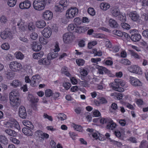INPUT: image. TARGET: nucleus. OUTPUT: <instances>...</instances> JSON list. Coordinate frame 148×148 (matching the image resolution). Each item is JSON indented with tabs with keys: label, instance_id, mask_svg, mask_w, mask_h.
<instances>
[{
	"label": "nucleus",
	"instance_id": "nucleus-7",
	"mask_svg": "<svg viewBox=\"0 0 148 148\" xmlns=\"http://www.w3.org/2000/svg\"><path fill=\"white\" fill-rule=\"evenodd\" d=\"M41 78L38 75L33 76L32 78L31 86L33 87L37 86L40 81Z\"/></svg>",
	"mask_w": 148,
	"mask_h": 148
},
{
	"label": "nucleus",
	"instance_id": "nucleus-46",
	"mask_svg": "<svg viewBox=\"0 0 148 148\" xmlns=\"http://www.w3.org/2000/svg\"><path fill=\"white\" fill-rule=\"evenodd\" d=\"M76 62L78 66H83L84 63V61L83 59H77Z\"/></svg>",
	"mask_w": 148,
	"mask_h": 148
},
{
	"label": "nucleus",
	"instance_id": "nucleus-40",
	"mask_svg": "<svg viewBox=\"0 0 148 148\" xmlns=\"http://www.w3.org/2000/svg\"><path fill=\"white\" fill-rule=\"evenodd\" d=\"M5 74L6 75L7 77L9 79H11L13 77V75L11 71L9 70L5 72Z\"/></svg>",
	"mask_w": 148,
	"mask_h": 148
},
{
	"label": "nucleus",
	"instance_id": "nucleus-2",
	"mask_svg": "<svg viewBox=\"0 0 148 148\" xmlns=\"http://www.w3.org/2000/svg\"><path fill=\"white\" fill-rule=\"evenodd\" d=\"M33 5L36 10L40 11L45 8L46 3L45 0H34Z\"/></svg>",
	"mask_w": 148,
	"mask_h": 148
},
{
	"label": "nucleus",
	"instance_id": "nucleus-13",
	"mask_svg": "<svg viewBox=\"0 0 148 148\" xmlns=\"http://www.w3.org/2000/svg\"><path fill=\"white\" fill-rule=\"evenodd\" d=\"M116 124L110 119L106 125V128L109 130H112L116 127Z\"/></svg>",
	"mask_w": 148,
	"mask_h": 148
},
{
	"label": "nucleus",
	"instance_id": "nucleus-30",
	"mask_svg": "<svg viewBox=\"0 0 148 148\" xmlns=\"http://www.w3.org/2000/svg\"><path fill=\"white\" fill-rule=\"evenodd\" d=\"M100 7L101 9L106 10L109 8L110 6L109 4L107 3H103L100 4Z\"/></svg>",
	"mask_w": 148,
	"mask_h": 148
},
{
	"label": "nucleus",
	"instance_id": "nucleus-42",
	"mask_svg": "<svg viewBox=\"0 0 148 148\" xmlns=\"http://www.w3.org/2000/svg\"><path fill=\"white\" fill-rule=\"evenodd\" d=\"M52 91L51 89H48L46 90L45 94L46 97H49L52 95Z\"/></svg>",
	"mask_w": 148,
	"mask_h": 148
},
{
	"label": "nucleus",
	"instance_id": "nucleus-64",
	"mask_svg": "<svg viewBox=\"0 0 148 148\" xmlns=\"http://www.w3.org/2000/svg\"><path fill=\"white\" fill-rule=\"evenodd\" d=\"M142 16L145 21H148V12H146L145 13H143Z\"/></svg>",
	"mask_w": 148,
	"mask_h": 148
},
{
	"label": "nucleus",
	"instance_id": "nucleus-52",
	"mask_svg": "<svg viewBox=\"0 0 148 148\" xmlns=\"http://www.w3.org/2000/svg\"><path fill=\"white\" fill-rule=\"evenodd\" d=\"M118 19L122 22H125L126 20V16L125 15L123 16L121 14L120 15L118 16Z\"/></svg>",
	"mask_w": 148,
	"mask_h": 148
},
{
	"label": "nucleus",
	"instance_id": "nucleus-63",
	"mask_svg": "<svg viewBox=\"0 0 148 148\" xmlns=\"http://www.w3.org/2000/svg\"><path fill=\"white\" fill-rule=\"evenodd\" d=\"M60 115L61 121H63L66 120L67 118L66 115L63 113H60L59 114Z\"/></svg>",
	"mask_w": 148,
	"mask_h": 148
},
{
	"label": "nucleus",
	"instance_id": "nucleus-21",
	"mask_svg": "<svg viewBox=\"0 0 148 148\" xmlns=\"http://www.w3.org/2000/svg\"><path fill=\"white\" fill-rule=\"evenodd\" d=\"M10 102L11 104L13 106H18L20 104V101L19 98L16 99L15 98L13 99V100L10 99Z\"/></svg>",
	"mask_w": 148,
	"mask_h": 148
},
{
	"label": "nucleus",
	"instance_id": "nucleus-44",
	"mask_svg": "<svg viewBox=\"0 0 148 148\" xmlns=\"http://www.w3.org/2000/svg\"><path fill=\"white\" fill-rule=\"evenodd\" d=\"M16 57L17 59L22 60L23 58L24 55L21 52H16Z\"/></svg>",
	"mask_w": 148,
	"mask_h": 148
},
{
	"label": "nucleus",
	"instance_id": "nucleus-14",
	"mask_svg": "<svg viewBox=\"0 0 148 148\" xmlns=\"http://www.w3.org/2000/svg\"><path fill=\"white\" fill-rule=\"evenodd\" d=\"M52 33L51 29L49 28H45L44 29L42 34L46 38H49L51 36Z\"/></svg>",
	"mask_w": 148,
	"mask_h": 148
},
{
	"label": "nucleus",
	"instance_id": "nucleus-20",
	"mask_svg": "<svg viewBox=\"0 0 148 148\" xmlns=\"http://www.w3.org/2000/svg\"><path fill=\"white\" fill-rule=\"evenodd\" d=\"M23 132L25 135L28 136L32 135V132L29 128L27 127H24L22 129Z\"/></svg>",
	"mask_w": 148,
	"mask_h": 148
},
{
	"label": "nucleus",
	"instance_id": "nucleus-37",
	"mask_svg": "<svg viewBox=\"0 0 148 148\" xmlns=\"http://www.w3.org/2000/svg\"><path fill=\"white\" fill-rule=\"evenodd\" d=\"M76 27L75 25H74L73 24H70L69 25L68 27V29L70 32H75Z\"/></svg>",
	"mask_w": 148,
	"mask_h": 148
},
{
	"label": "nucleus",
	"instance_id": "nucleus-29",
	"mask_svg": "<svg viewBox=\"0 0 148 148\" xmlns=\"http://www.w3.org/2000/svg\"><path fill=\"white\" fill-rule=\"evenodd\" d=\"M23 123L28 128L30 129H32L34 128V126L32 123L29 121L25 120L23 121Z\"/></svg>",
	"mask_w": 148,
	"mask_h": 148
},
{
	"label": "nucleus",
	"instance_id": "nucleus-43",
	"mask_svg": "<svg viewBox=\"0 0 148 148\" xmlns=\"http://www.w3.org/2000/svg\"><path fill=\"white\" fill-rule=\"evenodd\" d=\"M88 12L89 14L91 16H94L95 14V12L94 9L92 8H89L88 10Z\"/></svg>",
	"mask_w": 148,
	"mask_h": 148
},
{
	"label": "nucleus",
	"instance_id": "nucleus-57",
	"mask_svg": "<svg viewBox=\"0 0 148 148\" xmlns=\"http://www.w3.org/2000/svg\"><path fill=\"white\" fill-rule=\"evenodd\" d=\"M0 21L1 23H5L7 22L8 20L6 16L2 15L0 17Z\"/></svg>",
	"mask_w": 148,
	"mask_h": 148
},
{
	"label": "nucleus",
	"instance_id": "nucleus-11",
	"mask_svg": "<svg viewBox=\"0 0 148 148\" xmlns=\"http://www.w3.org/2000/svg\"><path fill=\"white\" fill-rule=\"evenodd\" d=\"M19 116L23 119H25L27 117L26 109L23 106H20L19 110Z\"/></svg>",
	"mask_w": 148,
	"mask_h": 148
},
{
	"label": "nucleus",
	"instance_id": "nucleus-25",
	"mask_svg": "<svg viewBox=\"0 0 148 148\" xmlns=\"http://www.w3.org/2000/svg\"><path fill=\"white\" fill-rule=\"evenodd\" d=\"M28 99L32 104L37 102L39 100L38 99L35 98L34 97L31 95H29L28 97Z\"/></svg>",
	"mask_w": 148,
	"mask_h": 148
},
{
	"label": "nucleus",
	"instance_id": "nucleus-50",
	"mask_svg": "<svg viewBox=\"0 0 148 148\" xmlns=\"http://www.w3.org/2000/svg\"><path fill=\"white\" fill-rule=\"evenodd\" d=\"M14 124V120L13 121L9 120L6 123V125L8 127L12 128Z\"/></svg>",
	"mask_w": 148,
	"mask_h": 148
},
{
	"label": "nucleus",
	"instance_id": "nucleus-27",
	"mask_svg": "<svg viewBox=\"0 0 148 148\" xmlns=\"http://www.w3.org/2000/svg\"><path fill=\"white\" fill-rule=\"evenodd\" d=\"M5 132L8 135L12 136H15L17 135V133L14 131L10 129H6L5 130Z\"/></svg>",
	"mask_w": 148,
	"mask_h": 148
},
{
	"label": "nucleus",
	"instance_id": "nucleus-33",
	"mask_svg": "<svg viewBox=\"0 0 148 148\" xmlns=\"http://www.w3.org/2000/svg\"><path fill=\"white\" fill-rule=\"evenodd\" d=\"M70 9L71 13L72 14V15L73 16V18H74L76 15H77L78 13V10L75 7L73 8H69Z\"/></svg>",
	"mask_w": 148,
	"mask_h": 148
},
{
	"label": "nucleus",
	"instance_id": "nucleus-47",
	"mask_svg": "<svg viewBox=\"0 0 148 148\" xmlns=\"http://www.w3.org/2000/svg\"><path fill=\"white\" fill-rule=\"evenodd\" d=\"M110 118H101L100 120V122L102 124H107Z\"/></svg>",
	"mask_w": 148,
	"mask_h": 148
},
{
	"label": "nucleus",
	"instance_id": "nucleus-28",
	"mask_svg": "<svg viewBox=\"0 0 148 148\" xmlns=\"http://www.w3.org/2000/svg\"><path fill=\"white\" fill-rule=\"evenodd\" d=\"M121 79H115L114 82L111 84L112 87H119L120 85Z\"/></svg>",
	"mask_w": 148,
	"mask_h": 148
},
{
	"label": "nucleus",
	"instance_id": "nucleus-54",
	"mask_svg": "<svg viewBox=\"0 0 148 148\" xmlns=\"http://www.w3.org/2000/svg\"><path fill=\"white\" fill-rule=\"evenodd\" d=\"M74 22L75 24V25L76 26L77 25H80L82 22V21L80 18L79 17H77L75 18L74 20Z\"/></svg>",
	"mask_w": 148,
	"mask_h": 148
},
{
	"label": "nucleus",
	"instance_id": "nucleus-16",
	"mask_svg": "<svg viewBox=\"0 0 148 148\" xmlns=\"http://www.w3.org/2000/svg\"><path fill=\"white\" fill-rule=\"evenodd\" d=\"M38 63L40 65H48L49 64L50 62L48 57L47 58H42L39 60L38 61Z\"/></svg>",
	"mask_w": 148,
	"mask_h": 148
},
{
	"label": "nucleus",
	"instance_id": "nucleus-9",
	"mask_svg": "<svg viewBox=\"0 0 148 148\" xmlns=\"http://www.w3.org/2000/svg\"><path fill=\"white\" fill-rule=\"evenodd\" d=\"M31 5L30 2L28 0H26L21 3L19 5V7L22 9H28L30 7Z\"/></svg>",
	"mask_w": 148,
	"mask_h": 148
},
{
	"label": "nucleus",
	"instance_id": "nucleus-4",
	"mask_svg": "<svg viewBox=\"0 0 148 148\" xmlns=\"http://www.w3.org/2000/svg\"><path fill=\"white\" fill-rule=\"evenodd\" d=\"M137 30L136 29H132L130 31V34L131 35L130 39L134 42L139 41L141 38V35L138 34L136 33Z\"/></svg>",
	"mask_w": 148,
	"mask_h": 148
},
{
	"label": "nucleus",
	"instance_id": "nucleus-39",
	"mask_svg": "<svg viewBox=\"0 0 148 148\" xmlns=\"http://www.w3.org/2000/svg\"><path fill=\"white\" fill-rule=\"evenodd\" d=\"M16 0H8L7 4L10 7H14L16 4Z\"/></svg>",
	"mask_w": 148,
	"mask_h": 148
},
{
	"label": "nucleus",
	"instance_id": "nucleus-45",
	"mask_svg": "<svg viewBox=\"0 0 148 148\" xmlns=\"http://www.w3.org/2000/svg\"><path fill=\"white\" fill-rule=\"evenodd\" d=\"M121 25L123 29H129L130 28V25L125 23H121Z\"/></svg>",
	"mask_w": 148,
	"mask_h": 148
},
{
	"label": "nucleus",
	"instance_id": "nucleus-17",
	"mask_svg": "<svg viewBox=\"0 0 148 148\" xmlns=\"http://www.w3.org/2000/svg\"><path fill=\"white\" fill-rule=\"evenodd\" d=\"M19 93L18 91H13L11 92L9 94L10 99L13 100V99L16 98V99H18L19 98Z\"/></svg>",
	"mask_w": 148,
	"mask_h": 148
},
{
	"label": "nucleus",
	"instance_id": "nucleus-35",
	"mask_svg": "<svg viewBox=\"0 0 148 148\" xmlns=\"http://www.w3.org/2000/svg\"><path fill=\"white\" fill-rule=\"evenodd\" d=\"M129 51L131 56H133L134 58L138 59H139L141 57L136 53H135L134 51L130 50Z\"/></svg>",
	"mask_w": 148,
	"mask_h": 148
},
{
	"label": "nucleus",
	"instance_id": "nucleus-36",
	"mask_svg": "<svg viewBox=\"0 0 148 148\" xmlns=\"http://www.w3.org/2000/svg\"><path fill=\"white\" fill-rule=\"evenodd\" d=\"M140 148H148V144L147 142L145 140H142L140 143L139 146Z\"/></svg>",
	"mask_w": 148,
	"mask_h": 148
},
{
	"label": "nucleus",
	"instance_id": "nucleus-24",
	"mask_svg": "<svg viewBox=\"0 0 148 148\" xmlns=\"http://www.w3.org/2000/svg\"><path fill=\"white\" fill-rule=\"evenodd\" d=\"M36 27L38 28H41L44 27L46 25L45 21L42 20L37 21L36 24Z\"/></svg>",
	"mask_w": 148,
	"mask_h": 148
},
{
	"label": "nucleus",
	"instance_id": "nucleus-60",
	"mask_svg": "<svg viewBox=\"0 0 148 148\" xmlns=\"http://www.w3.org/2000/svg\"><path fill=\"white\" fill-rule=\"evenodd\" d=\"M63 85L66 89L68 90L71 87V84L68 82H65L63 84Z\"/></svg>",
	"mask_w": 148,
	"mask_h": 148
},
{
	"label": "nucleus",
	"instance_id": "nucleus-23",
	"mask_svg": "<svg viewBox=\"0 0 148 148\" xmlns=\"http://www.w3.org/2000/svg\"><path fill=\"white\" fill-rule=\"evenodd\" d=\"M32 49L34 51H39L41 49L42 46L41 45H38L36 42L33 43L32 46Z\"/></svg>",
	"mask_w": 148,
	"mask_h": 148
},
{
	"label": "nucleus",
	"instance_id": "nucleus-41",
	"mask_svg": "<svg viewBox=\"0 0 148 148\" xmlns=\"http://www.w3.org/2000/svg\"><path fill=\"white\" fill-rule=\"evenodd\" d=\"M68 69L67 67H64L62 68L61 69V73H62L64 74L67 76H69L70 75L69 73L67 71Z\"/></svg>",
	"mask_w": 148,
	"mask_h": 148
},
{
	"label": "nucleus",
	"instance_id": "nucleus-32",
	"mask_svg": "<svg viewBox=\"0 0 148 148\" xmlns=\"http://www.w3.org/2000/svg\"><path fill=\"white\" fill-rule=\"evenodd\" d=\"M44 55V53L43 51H40L37 53H35L33 54V57L35 59H38L39 58L42 57Z\"/></svg>",
	"mask_w": 148,
	"mask_h": 148
},
{
	"label": "nucleus",
	"instance_id": "nucleus-26",
	"mask_svg": "<svg viewBox=\"0 0 148 148\" xmlns=\"http://www.w3.org/2000/svg\"><path fill=\"white\" fill-rule=\"evenodd\" d=\"M10 84L14 87H17L21 86L22 84L20 81L18 79H15Z\"/></svg>",
	"mask_w": 148,
	"mask_h": 148
},
{
	"label": "nucleus",
	"instance_id": "nucleus-19",
	"mask_svg": "<svg viewBox=\"0 0 148 148\" xmlns=\"http://www.w3.org/2000/svg\"><path fill=\"white\" fill-rule=\"evenodd\" d=\"M1 37L3 39H5L11 35V33L8 31H4L0 34Z\"/></svg>",
	"mask_w": 148,
	"mask_h": 148
},
{
	"label": "nucleus",
	"instance_id": "nucleus-56",
	"mask_svg": "<svg viewBox=\"0 0 148 148\" xmlns=\"http://www.w3.org/2000/svg\"><path fill=\"white\" fill-rule=\"evenodd\" d=\"M73 127L77 131L79 132L82 131V127L80 125L74 124Z\"/></svg>",
	"mask_w": 148,
	"mask_h": 148
},
{
	"label": "nucleus",
	"instance_id": "nucleus-18",
	"mask_svg": "<svg viewBox=\"0 0 148 148\" xmlns=\"http://www.w3.org/2000/svg\"><path fill=\"white\" fill-rule=\"evenodd\" d=\"M130 16L131 19L134 21L137 22H140V19H139V15L135 13H131L129 14Z\"/></svg>",
	"mask_w": 148,
	"mask_h": 148
},
{
	"label": "nucleus",
	"instance_id": "nucleus-8",
	"mask_svg": "<svg viewBox=\"0 0 148 148\" xmlns=\"http://www.w3.org/2000/svg\"><path fill=\"white\" fill-rule=\"evenodd\" d=\"M53 13L50 11L47 10L42 13V16L44 19L46 20L51 19L53 17Z\"/></svg>",
	"mask_w": 148,
	"mask_h": 148
},
{
	"label": "nucleus",
	"instance_id": "nucleus-62",
	"mask_svg": "<svg viewBox=\"0 0 148 148\" xmlns=\"http://www.w3.org/2000/svg\"><path fill=\"white\" fill-rule=\"evenodd\" d=\"M93 53L94 54V56H101L102 55V53L101 51L99 50L98 51H96V50H94V51L93 52Z\"/></svg>",
	"mask_w": 148,
	"mask_h": 148
},
{
	"label": "nucleus",
	"instance_id": "nucleus-58",
	"mask_svg": "<svg viewBox=\"0 0 148 148\" xmlns=\"http://www.w3.org/2000/svg\"><path fill=\"white\" fill-rule=\"evenodd\" d=\"M43 117L45 119H48L49 121H53V118L51 116L48 115L47 114L44 113L43 115Z\"/></svg>",
	"mask_w": 148,
	"mask_h": 148
},
{
	"label": "nucleus",
	"instance_id": "nucleus-34",
	"mask_svg": "<svg viewBox=\"0 0 148 148\" xmlns=\"http://www.w3.org/2000/svg\"><path fill=\"white\" fill-rule=\"evenodd\" d=\"M120 62L125 65H129L131 64L130 61L127 59H122L120 61Z\"/></svg>",
	"mask_w": 148,
	"mask_h": 148
},
{
	"label": "nucleus",
	"instance_id": "nucleus-51",
	"mask_svg": "<svg viewBox=\"0 0 148 148\" xmlns=\"http://www.w3.org/2000/svg\"><path fill=\"white\" fill-rule=\"evenodd\" d=\"M28 29L29 31H34L35 26L31 22L28 24Z\"/></svg>",
	"mask_w": 148,
	"mask_h": 148
},
{
	"label": "nucleus",
	"instance_id": "nucleus-5",
	"mask_svg": "<svg viewBox=\"0 0 148 148\" xmlns=\"http://www.w3.org/2000/svg\"><path fill=\"white\" fill-rule=\"evenodd\" d=\"M74 37L73 33L71 32H68L64 34L63 36V39L64 42L67 43L71 42L74 39Z\"/></svg>",
	"mask_w": 148,
	"mask_h": 148
},
{
	"label": "nucleus",
	"instance_id": "nucleus-6",
	"mask_svg": "<svg viewBox=\"0 0 148 148\" xmlns=\"http://www.w3.org/2000/svg\"><path fill=\"white\" fill-rule=\"evenodd\" d=\"M130 84L134 87H138L143 85V83L139 79L136 78L130 77Z\"/></svg>",
	"mask_w": 148,
	"mask_h": 148
},
{
	"label": "nucleus",
	"instance_id": "nucleus-49",
	"mask_svg": "<svg viewBox=\"0 0 148 148\" xmlns=\"http://www.w3.org/2000/svg\"><path fill=\"white\" fill-rule=\"evenodd\" d=\"M43 134L44 133L40 130H38L36 131L35 134V136H38L40 138H42V136Z\"/></svg>",
	"mask_w": 148,
	"mask_h": 148
},
{
	"label": "nucleus",
	"instance_id": "nucleus-15",
	"mask_svg": "<svg viewBox=\"0 0 148 148\" xmlns=\"http://www.w3.org/2000/svg\"><path fill=\"white\" fill-rule=\"evenodd\" d=\"M110 12L112 16L115 17H118L121 14L119 10L115 7L111 8Z\"/></svg>",
	"mask_w": 148,
	"mask_h": 148
},
{
	"label": "nucleus",
	"instance_id": "nucleus-1",
	"mask_svg": "<svg viewBox=\"0 0 148 148\" xmlns=\"http://www.w3.org/2000/svg\"><path fill=\"white\" fill-rule=\"evenodd\" d=\"M69 5V2L67 0H60L58 5L55 6V8L56 12H61L66 10Z\"/></svg>",
	"mask_w": 148,
	"mask_h": 148
},
{
	"label": "nucleus",
	"instance_id": "nucleus-31",
	"mask_svg": "<svg viewBox=\"0 0 148 148\" xmlns=\"http://www.w3.org/2000/svg\"><path fill=\"white\" fill-rule=\"evenodd\" d=\"M0 142L4 145L8 144V140L7 138L3 135L0 136Z\"/></svg>",
	"mask_w": 148,
	"mask_h": 148
},
{
	"label": "nucleus",
	"instance_id": "nucleus-55",
	"mask_svg": "<svg viewBox=\"0 0 148 148\" xmlns=\"http://www.w3.org/2000/svg\"><path fill=\"white\" fill-rule=\"evenodd\" d=\"M83 27H77V28H75V32L81 33L83 32Z\"/></svg>",
	"mask_w": 148,
	"mask_h": 148
},
{
	"label": "nucleus",
	"instance_id": "nucleus-61",
	"mask_svg": "<svg viewBox=\"0 0 148 148\" xmlns=\"http://www.w3.org/2000/svg\"><path fill=\"white\" fill-rule=\"evenodd\" d=\"M38 35L35 32H33L30 35V38L32 39L35 40L38 37Z\"/></svg>",
	"mask_w": 148,
	"mask_h": 148
},
{
	"label": "nucleus",
	"instance_id": "nucleus-53",
	"mask_svg": "<svg viewBox=\"0 0 148 148\" xmlns=\"http://www.w3.org/2000/svg\"><path fill=\"white\" fill-rule=\"evenodd\" d=\"M40 42L42 44L45 45L47 44L48 41L47 39L43 37H40L39 39Z\"/></svg>",
	"mask_w": 148,
	"mask_h": 148
},
{
	"label": "nucleus",
	"instance_id": "nucleus-12",
	"mask_svg": "<svg viewBox=\"0 0 148 148\" xmlns=\"http://www.w3.org/2000/svg\"><path fill=\"white\" fill-rule=\"evenodd\" d=\"M56 48V51H55L54 52H52L50 53V55H49V54L48 55V56H50V58L49 57V59L51 58V59H54L56 57L58 56V51H59L60 50V49L59 48L58 45L56 43V45L55 46Z\"/></svg>",
	"mask_w": 148,
	"mask_h": 148
},
{
	"label": "nucleus",
	"instance_id": "nucleus-22",
	"mask_svg": "<svg viewBox=\"0 0 148 148\" xmlns=\"http://www.w3.org/2000/svg\"><path fill=\"white\" fill-rule=\"evenodd\" d=\"M109 25L112 27L115 28L118 26V24L117 22L114 20L110 19L109 20Z\"/></svg>",
	"mask_w": 148,
	"mask_h": 148
},
{
	"label": "nucleus",
	"instance_id": "nucleus-48",
	"mask_svg": "<svg viewBox=\"0 0 148 148\" xmlns=\"http://www.w3.org/2000/svg\"><path fill=\"white\" fill-rule=\"evenodd\" d=\"M1 47L3 49L8 50L9 49L10 47L8 43H5L1 45Z\"/></svg>",
	"mask_w": 148,
	"mask_h": 148
},
{
	"label": "nucleus",
	"instance_id": "nucleus-3",
	"mask_svg": "<svg viewBox=\"0 0 148 148\" xmlns=\"http://www.w3.org/2000/svg\"><path fill=\"white\" fill-rule=\"evenodd\" d=\"M9 66L10 69L14 72L19 71L22 68L21 64L16 61H13L10 62Z\"/></svg>",
	"mask_w": 148,
	"mask_h": 148
},
{
	"label": "nucleus",
	"instance_id": "nucleus-59",
	"mask_svg": "<svg viewBox=\"0 0 148 148\" xmlns=\"http://www.w3.org/2000/svg\"><path fill=\"white\" fill-rule=\"evenodd\" d=\"M115 34L120 37H122L123 36V33L119 30H116L114 31Z\"/></svg>",
	"mask_w": 148,
	"mask_h": 148
},
{
	"label": "nucleus",
	"instance_id": "nucleus-10",
	"mask_svg": "<svg viewBox=\"0 0 148 148\" xmlns=\"http://www.w3.org/2000/svg\"><path fill=\"white\" fill-rule=\"evenodd\" d=\"M128 71L132 73L136 74L140 73L139 72L141 71L140 68L135 65H133L128 68Z\"/></svg>",
	"mask_w": 148,
	"mask_h": 148
},
{
	"label": "nucleus",
	"instance_id": "nucleus-38",
	"mask_svg": "<svg viewBox=\"0 0 148 148\" xmlns=\"http://www.w3.org/2000/svg\"><path fill=\"white\" fill-rule=\"evenodd\" d=\"M66 18L68 19H71L73 18V16L71 13L70 9H69L67 10L66 14Z\"/></svg>",
	"mask_w": 148,
	"mask_h": 148
}]
</instances>
